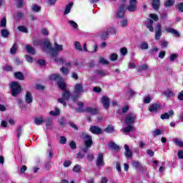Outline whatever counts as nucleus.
<instances>
[{"label": "nucleus", "mask_w": 183, "mask_h": 183, "mask_svg": "<svg viewBox=\"0 0 183 183\" xmlns=\"http://www.w3.org/2000/svg\"><path fill=\"white\" fill-rule=\"evenodd\" d=\"M64 49L62 45L55 44L54 49L51 47V43L46 41L43 45V51L44 52H49L51 56H57V55Z\"/></svg>", "instance_id": "nucleus-1"}, {"label": "nucleus", "mask_w": 183, "mask_h": 183, "mask_svg": "<svg viewBox=\"0 0 183 183\" xmlns=\"http://www.w3.org/2000/svg\"><path fill=\"white\" fill-rule=\"evenodd\" d=\"M49 79L51 81H57V85L60 89L62 91H65V88H66V84H65V81H64V79L61 77V75L58 74H53L50 75Z\"/></svg>", "instance_id": "nucleus-2"}, {"label": "nucleus", "mask_w": 183, "mask_h": 183, "mask_svg": "<svg viewBox=\"0 0 183 183\" xmlns=\"http://www.w3.org/2000/svg\"><path fill=\"white\" fill-rule=\"evenodd\" d=\"M12 97H16L22 92V86L17 81H13L10 84Z\"/></svg>", "instance_id": "nucleus-3"}, {"label": "nucleus", "mask_w": 183, "mask_h": 183, "mask_svg": "<svg viewBox=\"0 0 183 183\" xmlns=\"http://www.w3.org/2000/svg\"><path fill=\"white\" fill-rule=\"evenodd\" d=\"M81 138L84 139L86 147L84 149H83V151L84 152H88V148H91L92 146V137L86 133H83L81 134Z\"/></svg>", "instance_id": "nucleus-4"}, {"label": "nucleus", "mask_w": 183, "mask_h": 183, "mask_svg": "<svg viewBox=\"0 0 183 183\" xmlns=\"http://www.w3.org/2000/svg\"><path fill=\"white\" fill-rule=\"evenodd\" d=\"M62 98H59L57 99L58 102L59 104H62L64 107H66V102L67 99H69L71 98V93L68 90H64V93L61 94Z\"/></svg>", "instance_id": "nucleus-5"}, {"label": "nucleus", "mask_w": 183, "mask_h": 183, "mask_svg": "<svg viewBox=\"0 0 183 183\" xmlns=\"http://www.w3.org/2000/svg\"><path fill=\"white\" fill-rule=\"evenodd\" d=\"M137 119V115L134 113H129L126 117L125 122L126 125H131L135 122Z\"/></svg>", "instance_id": "nucleus-6"}, {"label": "nucleus", "mask_w": 183, "mask_h": 183, "mask_svg": "<svg viewBox=\"0 0 183 183\" xmlns=\"http://www.w3.org/2000/svg\"><path fill=\"white\" fill-rule=\"evenodd\" d=\"M122 2H127L128 1L129 6L127 7L128 11L130 12H134L137 11V0H122Z\"/></svg>", "instance_id": "nucleus-7"}, {"label": "nucleus", "mask_w": 183, "mask_h": 183, "mask_svg": "<svg viewBox=\"0 0 183 183\" xmlns=\"http://www.w3.org/2000/svg\"><path fill=\"white\" fill-rule=\"evenodd\" d=\"M162 26L161 25V23H158L156 26V31L154 34V38L157 41H159L160 39L161 36H162Z\"/></svg>", "instance_id": "nucleus-8"}, {"label": "nucleus", "mask_w": 183, "mask_h": 183, "mask_svg": "<svg viewBox=\"0 0 183 183\" xmlns=\"http://www.w3.org/2000/svg\"><path fill=\"white\" fill-rule=\"evenodd\" d=\"M74 92V94H76V95H79L84 92V86L82 85V83L75 84Z\"/></svg>", "instance_id": "nucleus-9"}, {"label": "nucleus", "mask_w": 183, "mask_h": 183, "mask_svg": "<svg viewBox=\"0 0 183 183\" xmlns=\"http://www.w3.org/2000/svg\"><path fill=\"white\" fill-rule=\"evenodd\" d=\"M97 167H104L105 162H104V154L99 153L96 161Z\"/></svg>", "instance_id": "nucleus-10"}, {"label": "nucleus", "mask_w": 183, "mask_h": 183, "mask_svg": "<svg viewBox=\"0 0 183 183\" xmlns=\"http://www.w3.org/2000/svg\"><path fill=\"white\" fill-rule=\"evenodd\" d=\"M85 112L90 114V115H97V114H99V110L97 108L86 107L85 109Z\"/></svg>", "instance_id": "nucleus-11"}, {"label": "nucleus", "mask_w": 183, "mask_h": 183, "mask_svg": "<svg viewBox=\"0 0 183 183\" xmlns=\"http://www.w3.org/2000/svg\"><path fill=\"white\" fill-rule=\"evenodd\" d=\"M90 132L94 134L95 135H98L99 134H102V129L97 126H91L89 129Z\"/></svg>", "instance_id": "nucleus-12"}, {"label": "nucleus", "mask_w": 183, "mask_h": 183, "mask_svg": "<svg viewBox=\"0 0 183 183\" xmlns=\"http://www.w3.org/2000/svg\"><path fill=\"white\" fill-rule=\"evenodd\" d=\"M164 31H166L168 34H172L174 36L179 37V32L178 31L175 30V29H172L171 27H166L164 28Z\"/></svg>", "instance_id": "nucleus-13"}, {"label": "nucleus", "mask_w": 183, "mask_h": 183, "mask_svg": "<svg viewBox=\"0 0 183 183\" xmlns=\"http://www.w3.org/2000/svg\"><path fill=\"white\" fill-rule=\"evenodd\" d=\"M125 9H126L125 5H122L117 11V17L124 18V16H125Z\"/></svg>", "instance_id": "nucleus-14"}, {"label": "nucleus", "mask_w": 183, "mask_h": 183, "mask_svg": "<svg viewBox=\"0 0 183 183\" xmlns=\"http://www.w3.org/2000/svg\"><path fill=\"white\" fill-rule=\"evenodd\" d=\"M124 155L126 157V158H132V150H131V149H129V146H128V144H125L124 145Z\"/></svg>", "instance_id": "nucleus-15"}, {"label": "nucleus", "mask_w": 183, "mask_h": 183, "mask_svg": "<svg viewBox=\"0 0 183 183\" xmlns=\"http://www.w3.org/2000/svg\"><path fill=\"white\" fill-rule=\"evenodd\" d=\"M159 109H161V105H159V104H153L149 108V111H150V112H153V113L158 112V111H159Z\"/></svg>", "instance_id": "nucleus-16"}, {"label": "nucleus", "mask_w": 183, "mask_h": 183, "mask_svg": "<svg viewBox=\"0 0 183 183\" xmlns=\"http://www.w3.org/2000/svg\"><path fill=\"white\" fill-rule=\"evenodd\" d=\"M102 104H103V107L106 109H108V108H109V104H110L109 98L107 96H104L102 98Z\"/></svg>", "instance_id": "nucleus-17"}, {"label": "nucleus", "mask_w": 183, "mask_h": 183, "mask_svg": "<svg viewBox=\"0 0 183 183\" xmlns=\"http://www.w3.org/2000/svg\"><path fill=\"white\" fill-rule=\"evenodd\" d=\"M153 24H154V21H152V19H148L146 21V26H147V28H148V29L151 32H154V27L152 26Z\"/></svg>", "instance_id": "nucleus-18"}, {"label": "nucleus", "mask_w": 183, "mask_h": 183, "mask_svg": "<svg viewBox=\"0 0 183 183\" xmlns=\"http://www.w3.org/2000/svg\"><path fill=\"white\" fill-rule=\"evenodd\" d=\"M34 122L36 125H42L44 122V117H36L34 118Z\"/></svg>", "instance_id": "nucleus-19"}, {"label": "nucleus", "mask_w": 183, "mask_h": 183, "mask_svg": "<svg viewBox=\"0 0 183 183\" xmlns=\"http://www.w3.org/2000/svg\"><path fill=\"white\" fill-rule=\"evenodd\" d=\"M174 115V111L170 110L168 113H164L161 115V119H169V117H172Z\"/></svg>", "instance_id": "nucleus-20"}, {"label": "nucleus", "mask_w": 183, "mask_h": 183, "mask_svg": "<svg viewBox=\"0 0 183 183\" xmlns=\"http://www.w3.org/2000/svg\"><path fill=\"white\" fill-rule=\"evenodd\" d=\"M25 101L26 102H27V104H32L33 99H32V94H31V92H28L26 94Z\"/></svg>", "instance_id": "nucleus-21"}, {"label": "nucleus", "mask_w": 183, "mask_h": 183, "mask_svg": "<svg viewBox=\"0 0 183 183\" xmlns=\"http://www.w3.org/2000/svg\"><path fill=\"white\" fill-rule=\"evenodd\" d=\"M132 166L136 169H141L142 168V164H141V162L138 161H133L132 162Z\"/></svg>", "instance_id": "nucleus-22"}, {"label": "nucleus", "mask_w": 183, "mask_h": 183, "mask_svg": "<svg viewBox=\"0 0 183 183\" xmlns=\"http://www.w3.org/2000/svg\"><path fill=\"white\" fill-rule=\"evenodd\" d=\"M25 49L29 54H31V55H35L36 54L35 49H34V47H32L31 46L26 45Z\"/></svg>", "instance_id": "nucleus-23"}, {"label": "nucleus", "mask_w": 183, "mask_h": 183, "mask_svg": "<svg viewBox=\"0 0 183 183\" xmlns=\"http://www.w3.org/2000/svg\"><path fill=\"white\" fill-rule=\"evenodd\" d=\"M72 6H74L73 2H71L66 6V9L64 10V15H68V14L71 12V9H72Z\"/></svg>", "instance_id": "nucleus-24"}, {"label": "nucleus", "mask_w": 183, "mask_h": 183, "mask_svg": "<svg viewBox=\"0 0 183 183\" xmlns=\"http://www.w3.org/2000/svg\"><path fill=\"white\" fill-rule=\"evenodd\" d=\"M97 75H99V76H107L108 75V71L107 70L99 69L96 71Z\"/></svg>", "instance_id": "nucleus-25"}, {"label": "nucleus", "mask_w": 183, "mask_h": 183, "mask_svg": "<svg viewBox=\"0 0 183 183\" xmlns=\"http://www.w3.org/2000/svg\"><path fill=\"white\" fill-rule=\"evenodd\" d=\"M14 76L16 78V79H19L20 81H24L25 79L24 74H22V72L20 71L15 72Z\"/></svg>", "instance_id": "nucleus-26"}, {"label": "nucleus", "mask_w": 183, "mask_h": 183, "mask_svg": "<svg viewBox=\"0 0 183 183\" xmlns=\"http://www.w3.org/2000/svg\"><path fill=\"white\" fill-rule=\"evenodd\" d=\"M50 115L53 116V117H56L58 115H59V114H61V110H59V108L56 107L54 109V111H51L49 112Z\"/></svg>", "instance_id": "nucleus-27"}, {"label": "nucleus", "mask_w": 183, "mask_h": 183, "mask_svg": "<svg viewBox=\"0 0 183 183\" xmlns=\"http://www.w3.org/2000/svg\"><path fill=\"white\" fill-rule=\"evenodd\" d=\"M152 5V8L157 11L159 8V0H153Z\"/></svg>", "instance_id": "nucleus-28"}, {"label": "nucleus", "mask_w": 183, "mask_h": 183, "mask_svg": "<svg viewBox=\"0 0 183 183\" xmlns=\"http://www.w3.org/2000/svg\"><path fill=\"white\" fill-rule=\"evenodd\" d=\"M132 131H135V128H134V127H132V125H131V124H129L128 127H127L124 129V133L131 132Z\"/></svg>", "instance_id": "nucleus-29"}, {"label": "nucleus", "mask_w": 183, "mask_h": 183, "mask_svg": "<svg viewBox=\"0 0 183 183\" xmlns=\"http://www.w3.org/2000/svg\"><path fill=\"white\" fill-rule=\"evenodd\" d=\"M164 94L165 97H167V98H171V97H174V92L169 89L164 91Z\"/></svg>", "instance_id": "nucleus-30"}, {"label": "nucleus", "mask_w": 183, "mask_h": 183, "mask_svg": "<svg viewBox=\"0 0 183 183\" xmlns=\"http://www.w3.org/2000/svg\"><path fill=\"white\" fill-rule=\"evenodd\" d=\"M74 47L76 51H79V52L82 51V46H81V43H79V41L74 42Z\"/></svg>", "instance_id": "nucleus-31"}, {"label": "nucleus", "mask_w": 183, "mask_h": 183, "mask_svg": "<svg viewBox=\"0 0 183 183\" xmlns=\"http://www.w3.org/2000/svg\"><path fill=\"white\" fill-rule=\"evenodd\" d=\"M1 36L3 38H8L9 36V31L5 29L1 30Z\"/></svg>", "instance_id": "nucleus-32"}, {"label": "nucleus", "mask_w": 183, "mask_h": 183, "mask_svg": "<svg viewBox=\"0 0 183 183\" xmlns=\"http://www.w3.org/2000/svg\"><path fill=\"white\" fill-rule=\"evenodd\" d=\"M128 25V19H124L120 21V26L125 28Z\"/></svg>", "instance_id": "nucleus-33"}, {"label": "nucleus", "mask_w": 183, "mask_h": 183, "mask_svg": "<svg viewBox=\"0 0 183 183\" xmlns=\"http://www.w3.org/2000/svg\"><path fill=\"white\" fill-rule=\"evenodd\" d=\"M99 62L103 65H108V64H109V61H108V60L105 59L104 57H99Z\"/></svg>", "instance_id": "nucleus-34"}, {"label": "nucleus", "mask_w": 183, "mask_h": 183, "mask_svg": "<svg viewBox=\"0 0 183 183\" xmlns=\"http://www.w3.org/2000/svg\"><path fill=\"white\" fill-rule=\"evenodd\" d=\"M77 105L79 108H77L76 110L77 112H84V109L82 108L84 107V103L79 102L77 103Z\"/></svg>", "instance_id": "nucleus-35"}, {"label": "nucleus", "mask_w": 183, "mask_h": 183, "mask_svg": "<svg viewBox=\"0 0 183 183\" xmlns=\"http://www.w3.org/2000/svg\"><path fill=\"white\" fill-rule=\"evenodd\" d=\"M109 59L110 61H117V59H118V54H115V53H112L110 54L109 56Z\"/></svg>", "instance_id": "nucleus-36"}, {"label": "nucleus", "mask_w": 183, "mask_h": 183, "mask_svg": "<svg viewBox=\"0 0 183 183\" xmlns=\"http://www.w3.org/2000/svg\"><path fill=\"white\" fill-rule=\"evenodd\" d=\"M114 129H115V128L114 127V126H109L106 128L105 131L108 134H112V132H114Z\"/></svg>", "instance_id": "nucleus-37"}, {"label": "nucleus", "mask_w": 183, "mask_h": 183, "mask_svg": "<svg viewBox=\"0 0 183 183\" xmlns=\"http://www.w3.org/2000/svg\"><path fill=\"white\" fill-rule=\"evenodd\" d=\"M68 24H69V25H71V26L74 28V29H76L78 28V24L72 20L69 21Z\"/></svg>", "instance_id": "nucleus-38"}, {"label": "nucleus", "mask_w": 183, "mask_h": 183, "mask_svg": "<svg viewBox=\"0 0 183 183\" xmlns=\"http://www.w3.org/2000/svg\"><path fill=\"white\" fill-rule=\"evenodd\" d=\"M0 26L1 28H6V18L4 17L1 22H0Z\"/></svg>", "instance_id": "nucleus-39"}, {"label": "nucleus", "mask_w": 183, "mask_h": 183, "mask_svg": "<svg viewBox=\"0 0 183 183\" xmlns=\"http://www.w3.org/2000/svg\"><path fill=\"white\" fill-rule=\"evenodd\" d=\"M17 28L20 32H24L25 34L28 33V29L24 26H19Z\"/></svg>", "instance_id": "nucleus-40"}, {"label": "nucleus", "mask_w": 183, "mask_h": 183, "mask_svg": "<svg viewBox=\"0 0 183 183\" xmlns=\"http://www.w3.org/2000/svg\"><path fill=\"white\" fill-rule=\"evenodd\" d=\"M109 34H111L112 35H115L117 34V29L114 27H110L107 29Z\"/></svg>", "instance_id": "nucleus-41"}, {"label": "nucleus", "mask_w": 183, "mask_h": 183, "mask_svg": "<svg viewBox=\"0 0 183 183\" xmlns=\"http://www.w3.org/2000/svg\"><path fill=\"white\" fill-rule=\"evenodd\" d=\"M140 48L143 51L145 50V49H148V43H147L145 41L142 42L141 44H140Z\"/></svg>", "instance_id": "nucleus-42"}, {"label": "nucleus", "mask_w": 183, "mask_h": 183, "mask_svg": "<svg viewBox=\"0 0 183 183\" xmlns=\"http://www.w3.org/2000/svg\"><path fill=\"white\" fill-rule=\"evenodd\" d=\"M60 71L63 74V75H68L69 70L66 67H61L60 69Z\"/></svg>", "instance_id": "nucleus-43"}, {"label": "nucleus", "mask_w": 183, "mask_h": 183, "mask_svg": "<svg viewBox=\"0 0 183 183\" xmlns=\"http://www.w3.org/2000/svg\"><path fill=\"white\" fill-rule=\"evenodd\" d=\"M81 169V165L76 164L73 167L74 172H80Z\"/></svg>", "instance_id": "nucleus-44"}, {"label": "nucleus", "mask_w": 183, "mask_h": 183, "mask_svg": "<svg viewBox=\"0 0 183 183\" xmlns=\"http://www.w3.org/2000/svg\"><path fill=\"white\" fill-rule=\"evenodd\" d=\"M17 49H18V46L16 45V43H14L12 47L11 48V50H10L11 54H15V52H16Z\"/></svg>", "instance_id": "nucleus-45"}, {"label": "nucleus", "mask_w": 183, "mask_h": 183, "mask_svg": "<svg viewBox=\"0 0 183 183\" xmlns=\"http://www.w3.org/2000/svg\"><path fill=\"white\" fill-rule=\"evenodd\" d=\"M109 147L110 148H112L113 149H116V150L119 149V146L117 145L115 143H113V142L109 143Z\"/></svg>", "instance_id": "nucleus-46"}, {"label": "nucleus", "mask_w": 183, "mask_h": 183, "mask_svg": "<svg viewBox=\"0 0 183 183\" xmlns=\"http://www.w3.org/2000/svg\"><path fill=\"white\" fill-rule=\"evenodd\" d=\"M174 143L177 147H183V142L181 139H174Z\"/></svg>", "instance_id": "nucleus-47"}, {"label": "nucleus", "mask_w": 183, "mask_h": 183, "mask_svg": "<svg viewBox=\"0 0 183 183\" xmlns=\"http://www.w3.org/2000/svg\"><path fill=\"white\" fill-rule=\"evenodd\" d=\"M16 5L17 8H22V5H24V0H16Z\"/></svg>", "instance_id": "nucleus-48"}, {"label": "nucleus", "mask_w": 183, "mask_h": 183, "mask_svg": "<svg viewBox=\"0 0 183 183\" xmlns=\"http://www.w3.org/2000/svg\"><path fill=\"white\" fill-rule=\"evenodd\" d=\"M175 2V1L174 0H167L164 5L165 6L168 7V6H172V5H174V3Z\"/></svg>", "instance_id": "nucleus-49"}, {"label": "nucleus", "mask_w": 183, "mask_h": 183, "mask_svg": "<svg viewBox=\"0 0 183 183\" xmlns=\"http://www.w3.org/2000/svg\"><path fill=\"white\" fill-rule=\"evenodd\" d=\"M31 9L34 12H39V11H41V7L38 5H34L32 6Z\"/></svg>", "instance_id": "nucleus-50"}, {"label": "nucleus", "mask_w": 183, "mask_h": 183, "mask_svg": "<svg viewBox=\"0 0 183 183\" xmlns=\"http://www.w3.org/2000/svg\"><path fill=\"white\" fill-rule=\"evenodd\" d=\"M3 69L4 71H6L7 72L11 71L13 70L12 66H11L10 65H5L4 66H3Z\"/></svg>", "instance_id": "nucleus-51"}, {"label": "nucleus", "mask_w": 183, "mask_h": 183, "mask_svg": "<svg viewBox=\"0 0 183 183\" xmlns=\"http://www.w3.org/2000/svg\"><path fill=\"white\" fill-rule=\"evenodd\" d=\"M148 69V65L147 64H143L142 66H140L138 69V71H147Z\"/></svg>", "instance_id": "nucleus-52"}, {"label": "nucleus", "mask_w": 183, "mask_h": 183, "mask_svg": "<svg viewBox=\"0 0 183 183\" xmlns=\"http://www.w3.org/2000/svg\"><path fill=\"white\" fill-rule=\"evenodd\" d=\"M71 164H72V162L71 160H66L63 165L64 168H68V167H70Z\"/></svg>", "instance_id": "nucleus-53"}, {"label": "nucleus", "mask_w": 183, "mask_h": 183, "mask_svg": "<svg viewBox=\"0 0 183 183\" xmlns=\"http://www.w3.org/2000/svg\"><path fill=\"white\" fill-rule=\"evenodd\" d=\"M108 36H109V33L107 31H104L102 34V39H107V38H108Z\"/></svg>", "instance_id": "nucleus-54"}, {"label": "nucleus", "mask_w": 183, "mask_h": 183, "mask_svg": "<svg viewBox=\"0 0 183 183\" xmlns=\"http://www.w3.org/2000/svg\"><path fill=\"white\" fill-rule=\"evenodd\" d=\"M120 53L123 55L125 56L127 55V54H128V50L127 49V48L123 47L120 49Z\"/></svg>", "instance_id": "nucleus-55"}, {"label": "nucleus", "mask_w": 183, "mask_h": 183, "mask_svg": "<svg viewBox=\"0 0 183 183\" xmlns=\"http://www.w3.org/2000/svg\"><path fill=\"white\" fill-rule=\"evenodd\" d=\"M46 127H51L52 125V119L48 118L46 119Z\"/></svg>", "instance_id": "nucleus-56"}, {"label": "nucleus", "mask_w": 183, "mask_h": 183, "mask_svg": "<svg viewBox=\"0 0 183 183\" xmlns=\"http://www.w3.org/2000/svg\"><path fill=\"white\" fill-rule=\"evenodd\" d=\"M56 62H58V64H65V60H64L63 58H57L54 60Z\"/></svg>", "instance_id": "nucleus-57"}, {"label": "nucleus", "mask_w": 183, "mask_h": 183, "mask_svg": "<svg viewBox=\"0 0 183 183\" xmlns=\"http://www.w3.org/2000/svg\"><path fill=\"white\" fill-rule=\"evenodd\" d=\"M135 96V92H134L132 89H129L127 91V97H134Z\"/></svg>", "instance_id": "nucleus-58"}, {"label": "nucleus", "mask_w": 183, "mask_h": 183, "mask_svg": "<svg viewBox=\"0 0 183 183\" xmlns=\"http://www.w3.org/2000/svg\"><path fill=\"white\" fill-rule=\"evenodd\" d=\"M177 58H178V56L175 54H171L170 55V57H169V60L172 61V62H174V61L175 59H177Z\"/></svg>", "instance_id": "nucleus-59"}, {"label": "nucleus", "mask_w": 183, "mask_h": 183, "mask_svg": "<svg viewBox=\"0 0 183 183\" xmlns=\"http://www.w3.org/2000/svg\"><path fill=\"white\" fill-rule=\"evenodd\" d=\"M154 137H158V135H161L162 134V132L159 129H156L153 132Z\"/></svg>", "instance_id": "nucleus-60"}, {"label": "nucleus", "mask_w": 183, "mask_h": 183, "mask_svg": "<svg viewBox=\"0 0 183 183\" xmlns=\"http://www.w3.org/2000/svg\"><path fill=\"white\" fill-rule=\"evenodd\" d=\"M17 101L18 104L20 105V108H25V104L24 103V101H22V99H19Z\"/></svg>", "instance_id": "nucleus-61"}, {"label": "nucleus", "mask_w": 183, "mask_h": 183, "mask_svg": "<svg viewBox=\"0 0 183 183\" xmlns=\"http://www.w3.org/2000/svg\"><path fill=\"white\" fill-rule=\"evenodd\" d=\"M149 17L152 18L154 21H158V16L157 14H150Z\"/></svg>", "instance_id": "nucleus-62"}, {"label": "nucleus", "mask_w": 183, "mask_h": 183, "mask_svg": "<svg viewBox=\"0 0 183 183\" xmlns=\"http://www.w3.org/2000/svg\"><path fill=\"white\" fill-rule=\"evenodd\" d=\"M21 134H22V128L19 127L17 129V135H16L18 139H19V137H21Z\"/></svg>", "instance_id": "nucleus-63"}, {"label": "nucleus", "mask_w": 183, "mask_h": 183, "mask_svg": "<svg viewBox=\"0 0 183 183\" xmlns=\"http://www.w3.org/2000/svg\"><path fill=\"white\" fill-rule=\"evenodd\" d=\"M177 8H178L179 11H180V12H183V2L177 5Z\"/></svg>", "instance_id": "nucleus-64"}]
</instances>
